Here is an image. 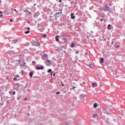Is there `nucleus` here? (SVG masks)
Here are the masks:
<instances>
[{"label":"nucleus","instance_id":"1a4fd4ad","mask_svg":"<svg viewBox=\"0 0 125 125\" xmlns=\"http://www.w3.org/2000/svg\"><path fill=\"white\" fill-rule=\"evenodd\" d=\"M112 76L115 77V76L117 75V72H116V71L115 70H112Z\"/></svg>","mask_w":125,"mask_h":125},{"label":"nucleus","instance_id":"393cba45","mask_svg":"<svg viewBox=\"0 0 125 125\" xmlns=\"http://www.w3.org/2000/svg\"><path fill=\"white\" fill-rule=\"evenodd\" d=\"M19 57H20V58H22L23 57V54L20 55Z\"/></svg>","mask_w":125,"mask_h":125},{"label":"nucleus","instance_id":"ddd939ff","mask_svg":"<svg viewBox=\"0 0 125 125\" xmlns=\"http://www.w3.org/2000/svg\"><path fill=\"white\" fill-rule=\"evenodd\" d=\"M39 15H40V12H37L35 13V17H38V16H39Z\"/></svg>","mask_w":125,"mask_h":125},{"label":"nucleus","instance_id":"9d476101","mask_svg":"<svg viewBox=\"0 0 125 125\" xmlns=\"http://www.w3.org/2000/svg\"><path fill=\"white\" fill-rule=\"evenodd\" d=\"M36 70H43V66H42L41 67L37 66L36 67Z\"/></svg>","mask_w":125,"mask_h":125},{"label":"nucleus","instance_id":"c9c22d12","mask_svg":"<svg viewBox=\"0 0 125 125\" xmlns=\"http://www.w3.org/2000/svg\"><path fill=\"white\" fill-rule=\"evenodd\" d=\"M76 53V54H78L79 53V51H77Z\"/></svg>","mask_w":125,"mask_h":125},{"label":"nucleus","instance_id":"f3484780","mask_svg":"<svg viewBox=\"0 0 125 125\" xmlns=\"http://www.w3.org/2000/svg\"><path fill=\"white\" fill-rule=\"evenodd\" d=\"M104 62V58H102L101 59V61L100 62V63L101 64H102V63H103Z\"/></svg>","mask_w":125,"mask_h":125},{"label":"nucleus","instance_id":"b1692460","mask_svg":"<svg viewBox=\"0 0 125 125\" xmlns=\"http://www.w3.org/2000/svg\"><path fill=\"white\" fill-rule=\"evenodd\" d=\"M21 75L23 76V75H24V71L23 70H21Z\"/></svg>","mask_w":125,"mask_h":125},{"label":"nucleus","instance_id":"13d9d810","mask_svg":"<svg viewBox=\"0 0 125 125\" xmlns=\"http://www.w3.org/2000/svg\"><path fill=\"white\" fill-rule=\"evenodd\" d=\"M112 5V4H110V6Z\"/></svg>","mask_w":125,"mask_h":125},{"label":"nucleus","instance_id":"a19ab883","mask_svg":"<svg viewBox=\"0 0 125 125\" xmlns=\"http://www.w3.org/2000/svg\"><path fill=\"white\" fill-rule=\"evenodd\" d=\"M29 14H32V13H31V12H29Z\"/></svg>","mask_w":125,"mask_h":125},{"label":"nucleus","instance_id":"9b49d317","mask_svg":"<svg viewBox=\"0 0 125 125\" xmlns=\"http://www.w3.org/2000/svg\"><path fill=\"white\" fill-rule=\"evenodd\" d=\"M74 15H75V14L74 13H72L71 14V16L72 19H75V18H76V17L75 16H74Z\"/></svg>","mask_w":125,"mask_h":125},{"label":"nucleus","instance_id":"0eeeda50","mask_svg":"<svg viewBox=\"0 0 125 125\" xmlns=\"http://www.w3.org/2000/svg\"><path fill=\"white\" fill-rule=\"evenodd\" d=\"M32 44L34 45V46H40V44H39V43L37 42H33Z\"/></svg>","mask_w":125,"mask_h":125},{"label":"nucleus","instance_id":"f257e3e1","mask_svg":"<svg viewBox=\"0 0 125 125\" xmlns=\"http://www.w3.org/2000/svg\"><path fill=\"white\" fill-rule=\"evenodd\" d=\"M45 63L46 64V65H47V66H51L52 65V63H51V61H50V60H47L45 61Z\"/></svg>","mask_w":125,"mask_h":125},{"label":"nucleus","instance_id":"49530a36","mask_svg":"<svg viewBox=\"0 0 125 125\" xmlns=\"http://www.w3.org/2000/svg\"><path fill=\"white\" fill-rule=\"evenodd\" d=\"M62 86H64V84H62Z\"/></svg>","mask_w":125,"mask_h":125},{"label":"nucleus","instance_id":"58836bf2","mask_svg":"<svg viewBox=\"0 0 125 125\" xmlns=\"http://www.w3.org/2000/svg\"><path fill=\"white\" fill-rule=\"evenodd\" d=\"M13 21L12 20V19H11V20H10V22H13Z\"/></svg>","mask_w":125,"mask_h":125},{"label":"nucleus","instance_id":"c03bdc74","mask_svg":"<svg viewBox=\"0 0 125 125\" xmlns=\"http://www.w3.org/2000/svg\"><path fill=\"white\" fill-rule=\"evenodd\" d=\"M36 4H34V6H36Z\"/></svg>","mask_w":125,"mask_h":125},{"label":"nucleus","instance_id":"a211bd4d","mask_svg":"<svg viewBox=\"0 0 125 125\" xmlns=\"http://www.w3.org/2000/svg\"><path fill=\"white\" fill-rule=\"evenodd\" d=\"M62 41L63 42V43H65V42H66V38H62Z\"/></svg>","mask_w":125,"mask_h":125},{"label":"nucleus","instance_id":"4468645a","mask_svg":"<svg viewBox=\"0 0 125 125\" xmlns=\"http://www.w3.org/2000/svg\"><path fill=\"white\" fill-rule=\"evenodd\" d=\"M59 36L57 35L56 37V42H59Z\"/></svg>","mask_w":125,"mask_h":125},{"label":"nucleus","instance_id":"de8ad7c7","mask_svg":"<svg viewBox=\"0 0 125 125\" xmlns=\"http://www.w3.org/2000/svg\"><path fill=\"white\" fill-rule=\"evenodd\" d=\"M53 76H55V73H54V74H53Z\"/></svg>","mask_w":125,"mask_h":125},{"label":"nucleus","instance_id":"f704fd0d","mask_svg":"<svg viewBox=\"0 0 125 125\" xmlns=\"http://www.w3.org/2000/svg\"><path fill=\"white\" fill-rule=\"evenodd\" d=\"M0 105H3L4 103H0Z\"/></svg>","mask_w":125,"mask_h":125},{"label":"nucleus","instance_id":"5701e85b","mask_svg":"<svg viewBox=\"0 0 125 125\" xmlns=\"http://www.w3.org/2000/svg\"><path fill=\"white\" fill-rule=\"evenodd\" d=\"M2 16V12L0 11V17H1Z\"/></svg>","mask_w":125,"mask_h":125},{"label":"nucleus","instance_id":"6ab92c4d","mask_svg":"<svg viewBox=\"0 0 125 125\" xmlns=\"http://www.w3.org/2000/svg\"><path fill=\"white\" fill-rule=\"evenodd\" d=\"M33 72L29 73V76H30V78H33Z\"/></svg>","mask_w":125,"mask_h":125},{"label":"nucleus","instance_id":"a18cd8bd","mask_svg":"<svg viewBox=\"0 0 125 125\" xmlns=\"http://www.w3.org/2000/svg\"><path fill=\"white\" fill-rule=\"evenodd\" d=\"M28 30H30V27H28Z\"/></svg>","mask_w":125,"mask_h":125},{"label":"nucleus","instance_id":"5fc2aeb1","mask_svg":"<svg viewBox=\"0 0 125 125\" xmlns=\"http://www.w3.org/2000/svg\"><path fill=\"white\" fill-rule=\"evenodd\" d=\"M28 23H30V21H28Z\"/></svg>","mask_w":125,"mask_h":125},{"label":"nucleus","instance_id":"ea45409f","mask_svg":"<svg viewBox=\"0 0 125 125\" xmlns=\"http://www.w3.org/2000/svg\"><path fill=\"white\" fill-rule=\"evenodd\" d=\"M52 74H53V72H52V73H51V76H52Z\"/></svg>","mask_w":125,"mask_h":125},{"label":"nucleus","instance_id":"e433bc0d","mask_svg":"<svg viewBox=\"0 0 125 125\" xmlns=\"http://www.w3.org/2000/svg\"><path fill=\"white\" fill-rule=\"evenodd\" d=\"M15 94H16V92H15V91H14V92H13V95H15Z\"/></svg>","mask_w":125,"mask_h":125},{"label":"nucleus","instance_id":"c85d7f7f","mask_svg":"<svg viewBox=\"0 0 125 125\" xmlns=\"http://www.w3.org/2000/svg\"><path fill=\"white\" fill-rule=\"evenodd\" d=\"M111 27V24H108L107 26V29H109V28Z\"/></svg>","mask_w":125,"mask_h":125},{"label":"nucleus","instance_id":"3c124183","mask_svg":"<svg viewBox=\"0 0 125 125\" xmlns=\"http://www.w3.org/2000/svg\"><path fill=\"white\" fill-rule=\"evenodd\" d=\"M25 101L27 100V98H25Z\"/></svg>","mask_w":125,"mask_h":125},{"label":"nucleus","instance_id":"2eb2a0df","mask_svg":"<svg viewBox=\"0 0 125 125\" xmlns=\"http://www.w3.org/2000/svg\"><path fill=\"white\" fill-rule=\"evenodd\" d=\"M92 87H97V84L96 83H92Z\"/></svg>","mask_w":125,"mask_h":125},{"label":"nucleus","instance_id":"603ef678","mask_svg":"<svg viewBox=\"0 0 125 125\" xmlns=\"http://www.w3.org/2000/svg\"><path fill=\"white\" fill-rule=\"evenodd\" d=\"M104 41H106V39H104Z\"/></svg>","mask_w":125,"mask_h":125},{"label":"nucleus","instance_id":"6e6d98bb","mask_svg":"<svg viewBox=\"0 0 125 125\" xmlns=\"http://www.w3.org/2000/svg\"><path fill=\"white\" fill-rule=\"evenodd\" d=\"M35 50H36V49H34V51H35Z\"/></svg>","mask_w":125,"mask_h":125},{"label":"nucleus","instance_id":"2f4dec72","mask_svg":"<svg viewBox=\"0 0 125 125\" xmlns=\"http://www.w3.org/2000/svg\"><path fill=\"white\" fill-rule=\"evenodd\" d=\"M12 52H13V53H14V51H9V53H12Z\"/></svg>","mask_w":125,"mask_h":125},{"label":"nucleus","instance_id":"c756f323","mask_svg":"<svg viewBox=\"0 0 125 125\" xmlns=\"http://www.w3.org/2000/svg\"><path fill=\"white\" fill-rule=\"evenodd\" d=\"M120 47V45H117V46H116V48H119Z\"/></svg>","mask_w":125,"mask_h":125},{"label":"nucleus","instance_id":"bf43d9fd","mask_svg":"<svg viewBox=\"0 0 125 125\" xmlns=\"http://www.w3.org/2000/svg\"><path fill=\"white\" fill-rule=\"evenodd\" d=\"M9 93H10V92H9Z\"/></svg>","mask_w":125,"mask_h":125},{"label":"nucleus","instance_id":"a878e982","mask_svg":"<svg viewBox=\"0 0 125 125\" xmlns=\"http://www.w3.org/2000/svg\"><path fill=\"white\" fill-rule=\"evenodd\" d=\"M42 37H43V38H46V34H43Z\"/></svg>","mask_w":125,"mask_h":125},{"label":"nucleus","instance_id":"aec40b11","mask_svg":"<svg viewBox=\"0 0 125 125\" xmlns=\"http://www.w3.org/2000/svg\"><path fill=\"white\" fill-rule=\"evenodd\" d=\"M97 103H95L94 104V108H97Z\"/></svg>","mask_w":125,"mask_h":125},{"label":"nucleus","instance_id":"4c0bfd02","mask_svg":"<svg viewBox=\"0 0 125 125\" xmlns=\"http://www.w3.org/2000/svg\"><path fill=\"white\" fill-rule=\"evenodd\" d=\"M59 2H62V0H59Z\"/></svg>","mask_w":125,"mask_h":125},{"label":"nucleus","instance_id":"bb28decb","mask_svg":"<svg viewBox=\"0 0 125 125\" xmlns=\"http://www.w3.org/2000/svg\"><path fill=\"white\" fill-rule=\"evenodd\" d=\"M29 33H30V31H27L25 32L24 33V34H29Z\"/></svg>","mask_w":125,"mask_h":125},{"label":"nucleus","instance_id":"79ce46f5","mask_svg":"<svg viewBox=\"0 0 125 125\" xmlns=\"http://www.w3.org/2000/svg\"><path fill=\"white\" fill-rule=\"evenodd\" d=\"M101 21H103V19H102L101 20Z\"/></svg>","mask_w":125,"mask_h":125},{"label":"nucleus","instance_id":"20e7f679","mask_svg":"<svg viewBox=\"0 0 125 125\" xmlns=\"http://www.w3.org/2000/svg\"><path fill=\"white\" fill-rule=\"evenodd\" d=\"M80 98L81 99V100H84V98H85V95L84 94H81L80 96Z\"/></svg>","mask_w":125,"mask_h":125},{"label":"nucleus","instance_id":"8fccbe9b","mask_svg":"<svg viewBox=\"0 0 125 125\" xmlns=\"http://www.w3.org/2000/svg\"><path fill=\"white\" fill-rule=\"evenodd\" d=\"M30 50H32V48H30Z\"/></svg>","mask_w":125,"mask_h":125},{"label":"nucleus","instance_id":"864d4df0","mask_svg":"<svg viewBox=\"0 0 125 125\" xmlns=\"http://www.w3.org/2000/svg\"><path fill=\"white\" fill-rule=\"evenodd\" d=\"M69 1H71V0H68Z\"/></svg>","mask_w":125,"mask_h":125},{"label":"nucleus","instance_id":"39448f33","mask_svg":"<svg viewBox=\"0 0 125 125\" xmlns=\"http://www.w3.org/2000/svg\"><path fill=\"white\" fill-rule=\"evenodd\" d=\"M42 58L43 60H46V59H47V55L46 54H43L42 56Z\"/></svg>","mask_w":125,"mask_h":125},{"label":"nucleus","instance_id":"f8f14e48","mask_svg":"<svg viewBox=\"0 0 125 125\" xmlns=\"http://www.w3.org/2000/svg\"><path fill=\"white\" fill-rule=\"evenodd\" d=\"M98 114L97 113L93 114V118H98Z\"/></svg>","mask_w":125,"mask_h":125},{"label":"nucleus","instance_id":"473e14b6","mask_svg":"<svg viewBox=\"0 0 125 125\" xmlns=\"http://www.w3.org/2000/svg\"><path fill=\"white\" fill-rule=\"evenodd\" d=\"M56 94H60V92H57L56 93Z\"/></svg>","mask_w":125,"mask_h":125},{"label":"nucleus","instance_id":"423d86ee","mask_svg":"<svg viewBox=\"0 0 125 125\" xmlns=\"http://www.w3.org/2000/svg\"><path fill=\"white\" fill-rule=\"evenodd\" d=\"M62 13V12H58V13H56V14H55L54 15V17H55V18H57V17H59V16H58V15H59V14H61Z\"/></svg>","mask_w":125,"mask_h":125},{"label":"nucleus","instance_id":"09e8293b","mask_svg":"<svg viewBox=\"0 0 125 125\" xmlns=\"http://www.w3.org/2000/svg\"><path fill=\"white\" fill-rule=\"evenodd\" d=\"M63 93H66V91H65L63 92Z\"/></svg>","mask_w":125,"mask_h":125},{"label":"nucleus","instance_id":"37998d69","mask_svg":"<svg viewBox=\"0 0 125 125\" xmlns=\"http://www.w3.org/2000/svg\"><path fill=\"white\" fill-rule=\"evenodd\" d=\"M83 84H85V82H83Z\"/></svg>","mask_w":125,"mask_h":125},{"label":"nucleus","instance_id":"4be33fe9","mask_svg":"<svg viewBox=\"0 0 125 125\" xmlns=\"http://www.w3.org/2000/svg\"><path fill=\"white\" fill-rule=\"evenodd\" d=\"M52 72V70L51 69H50L48 70V73H51Z\"/></svg>","mask_w":125,"mask_h":125},{"label":"nucleus","instance_id":"7ed1b4c3","mask_svg":"<svg viewBox=\"0 0 125 125\" xmlns=\"http://www.w3.org/2000/svg\"><path fill=\"white\" fill-rule=\"evenodd\" d=\"M19 63L20 64L21 66H25L26 63L23 61L19 60Z\"/></svg>","mask_w":125,"mask_h":125},{"label":"nucleus","instance_id":"72a5a7b5","mask_svg":"<svg viewBox=\"0 0 125 125\" xmlns=\"http://www.w3.org/2000/svg\"><path fill=\"white\" fill-rule=\"evenodd\" d=\"M14 42H15V43H16V42H17V40H15V41H14Z\"/></svg>","mask_w":125,"mask_h":125},{"label":"nucleus","instance_id":"f03ea898","mask_svg":"<svg viewBox=\"0 0 125 125\" xmlns=\"http://www.w3.org/2000/svg\"><path fill=\"white\" fill-rule=\"evenodd\" d=\"M104 11H110V7L107 5V4L104 5Z\"/></svg>","mask_w":125,"mask_h":125},{"label":"nucleus","instance_id":"4d7b16f0","mask_svg":"<svg viewBox=\"0 0 125 125\" xmlns=\"http://www.w3.org/2000/svg\"><path fill=\"white\" fill-rule=\"evenodd\" d=\"M0 91H1V90H0Z\"/></svg>","mask_w":125,"mask_h":125},{"label":"nucleus","instance_id":"cd10ccee","mask_svg":"<svg viewBox=\"0 0 125 125\" xmlns=\"http://www.w3.org/2000/svg\"><path fill=\"white\" fill-rule=\"evenodd\" d=\"M75 88H76V87L74 86V87H73L72 88L70 89V90H71L72 89L73 90H75Z\"/></svg>","mask_w":125,"mask_h":125},{"label":"nucleus","instance_id":"dca6fc26","mask_svg":"<svg viewBox=\"0 0 125 125\" xmlns=\"http://www.w3.org/2000/svg\"><path fill=\"white\" fill-rule=\"evenodd\" d=\"M70 47L72 48L73 47H75V43L74 42H72L70 45Z\"/></svg>","mask_w":125,"mask_h":125},{"label":"nucleus","instance_id":"412c9836","mask_svg":"<svg viewBox=\"0 0 125 125\" xmlns=\"http://www.w3.org/2000/svg\"><path fill=\"white\" fill-rule=\"evenodd\" d=\"M89 67L90 68H93V67H94V65L92 64V63H91L89 65Z\"/></svg>","mask_w":125,"mask_h":125},{"label":"nucleus","instance_id":"7c9ffc66","mask_svg":"<svg viewBox=\"0 0 125 125\" xmlns=\"http://www.w3.org/2000/svg\"><path fill=\"white\" fill-rule=\"evenodd\" d=\"M14 11H15L16 13H18V11H17L16 9H14Z\"/></svg>","mask_w":125,"mask_h":125},{"label":"nucleus","instance_id":"6e6552de","mask_svg":"<svg viewBox=\"0 0 125 125\" xmlns=\"http://www.w3.org/2000/svg\"><path fill=\"white\" fill-rule=\"evenodd\" d=\"M18 78H20V77H19V75H17L16 77L13 78L14 81H19V79H17Z\"/></svg>","mask_w":125,"mask_h":125}]
</instances>
